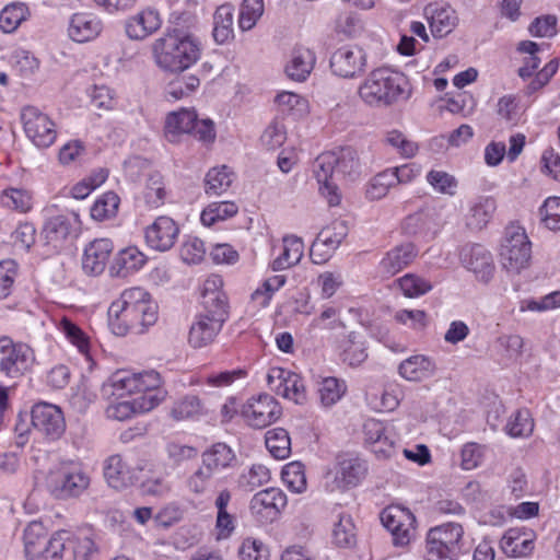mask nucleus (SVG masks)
Here are the masks:
<instances>
[{
    "label": "nucleus",
    "mask_w": 560,
    "mask_h": 560,
    "mask_svg": "<svg viewBox=\"0 0 560 560\" xmlns=\"http://www.w3.org/2000/svg\"><path fill=\"white\" fill-rule=\"evenodd\" d=\"M201 462L215 474L230 468L236 462L233 450L225 443H215L201 455Z\"/></svg>",
    "instance_id": "473e14b6"
},
{
    "label": "nucleus",
    "mask_w": 560,
    "mask_h": 560,
    "mask_svg": "<svg viewBox=\"0 0 560 560\" xmlns=\"http://www.w3.org/2000/svg\"><path fill=\"white\" fill-rule=\"evenodd\" d=\"M276 102L283 114L300 118L307 113V101L293 92L283 91L276 96Z\"/></svg>",
    "instance_id": "49530a36"
},
{
    "label": "nucleus",
    "mask_w": 560,
    "mask_h": 560,
    "mask_svg": "<svg viewBox=\"0 0 560 560\" xmlns=\"http://www.w3.org/2000/svg\"><path fill=\"white\" fill-rule=\"evenodd\" d=\"M167 190L164 178L159 173L150 174L143 190V199L151 209H156L164 205L167 198Z\"/></svg>",
    "instance_id": "79ce46f5"
},
{
    "label": "nucleus",
    "mask_w": 560,
    "mask_h": 560,
    "mask_svg": "<svg viewBox=\"0 0 560 560\" xmlns=\"http://www.w3.org/2000/svg\"><path fill=\"white\" fill-rule=\"evenodd\" d=\"M46 535L45 527L37 522L28 524L24 529L25 553L31 560L39 559L43 556Z\"/></svg>",
    "instance_id": "ea45409f"
},
{
    "label": "nucleus",
    "mask_w": 560,
    "mask_h": 560,
    "mask_svg": "<svg viewBox=\"0 0 560 560\" xmlns=\"http://www.w3.org/2000/svg\"><path fill=\"white\" fill-rule=\"evenodd\" d=\"M316 63L315 52L303 46L295 47L285 66L288 77L294 81L303 82L312 73Z\"/></svg>",
    "instance_id": "c756f323"
},
{
    "label": "nucleus",
    "mask_w": 560,
    "mask_h": 560,
    "mask_svg": "<svg viewBox=\"0 0 560 560\" xmlns=\"http://www.w3.org/2000/svg\"><path fill=\"white\" fill-rule=\"evenodd\" d=\"M423 14L435 37H444L450 34L458 21L453 8L438 2L425 5Z\"/></svg>",
    "instance_id": "5701e85b"
},
{
    "label": "nucleus",
    "mask_w": 560,
    "mask_h": 560,
    "mask_svg": "<svg viewBox=\"0 0 560 560\" xmlns=\"http://www.w3.org/2000/svg\"><path fill=\"white\" fill-rule=\"evenodd\" d=\"M287 495L282 490L279 488H268L253 497L250 508L257 512L270 510L277 514L287 506Z\"/></svg>",
    "instance_id": "4c0bfd02"
},
{
    "label": "nucleus",
    "mask_w": 560,
    "mask_h": 560,
    "mask_svg": "<svg viewBox=\"0 0 560 560\" xmlns=\"http://www.w3.org/2000/svg\"><path fill=\"white\" fill-rule=\"evenodd\" d=\"M112 394L118 397L125 395L140 394L138 397L155 396L159 404L164 399V392L161 389V377L155 371L130 373L119 371L110 378Z\"/></svg>",
    "instance_id": "6e6552de"
},
{
    "label": "nucleus",
    "mask_w": 560,
    "mask_h": 560,
    "mask_svg": "<svg viewBox=\"0 0 560 560\" xmlns=\"http://www.w3.org/2000/svg\"><path fill=\"white\" fill-rule=\"evenodd\" d=\"M347 389L346 383L336 377L324 378L318 387L320 402L324 407H331L341 399Z\"/></svg>",
    "instance_id": "864d4df0"
},
{
    "label": "nucleus",
    "mask_w": 560,
    "mask_h": 560,
    "mask_svg": "<svg viewBox=\"0 0 560 560\" xmlns=\"http://www.w3.org/2000/svg\"><path fill=\"white\" fill-rule=\"evenodd\" d=\"M262 14L264 0H243L238 15V27L244 32L252 30Z\"/></svg>",
    "instance_id": "6e6d98bb"
},
{
    "label": "nucleus",
    "mask_w": 560,
    "mask_h": 560,
    "mask_svg": "<svg viewBox=\"0 0 560 560\" xmlns=\"http://www.w3.org/2000/svg\"><path fill=\"white\" fill-rule=\"evenodd\" d=\"M208 410L201 399L196 395H186L177 399L171 409V416L175 420L199 419L207 415Z\"/></svg>",
    "instance_id": "e433bc0d"
},
{
    "label": "nucleus",
    "mask_w": 560,
    "mask_h": 560,
    "mask_svg": "<svg viewBox=\"0 0 560 560\" xmlns=\"http://www.w3.org/2000/svg\"><path fill=\"white\" fill-rule=\"evenodd\" d=\"M120 199L114 191H107L95 200L91 208V217L94 220L103 221L116 215Z\"/></svg>",
    "instance_id": "8fccbe9b"
},
{
    "label": "nucleus",
    "mask_w": 560,
    "mask_h": 560,
    "mask_svg": "<svg viewBox=\"0 0 560 560\" xmlns=\"http://www.w3.org/2000/svg\"><path fill=\"white\" fill-rule=\"evenodd\" d=\"M382 524L390 532L393 542L405 547L415 537L416 517L411 511L400 505H389L381 513Z\"/></svg>",
    "instance_id": "ddd939ff"
},
{
    "label": "nucleus",
    "mask_w": 560,
    "mask_h": 560,
    "mask_svg": "<svg viewBox=\"0 0 560 560\" xmlns=\"http://www.w3.org/2000/svg\"><path fill=\"white\" fill-rule=\"evenodd\" d=\"M427 550L432 560H457L466 551L463 526L450 522L429 529Z\"/></svg>",
    "instance_id": "0eeeda50"
},
{
    "label": "nucleus",
    "mask_w": 560,
    "mask_h": 560,
    "mask_svg": "<svg viewBox=\"0 0 560 560\" xmlns=\"http://www.w3.org/2000/svg\"><path fill=\"white\" fill-rule=\"evenodd\" d=\"M337 348L341 361L351 368L360 366L368 359L365 339L357 331H350L339 338Z\"/></svg>",
    "instance_id": "bb28decb"
},
{
    "label": "nucleus",
    "mask_w": 560,
    "mask_h": 560,
    "mask_svg": "<svg viewBox=\"0 0 560 560\" xmlns=\"http://www.w3.org/2000/svg\"><path fill=\"white\" fill-rule=\"evenodd\" d=\"M178 235V224L167 215L158 217L144 231L145 243L158 252L170 250L175 245Z\"/></svg>",
    "instance_id": "aec40b11"
},
{
    "label": "nucleus",
    "mask_w": 560,
    "mask_h": 560,
    "mask_svg": "<svg viewBox=\"0 0 560 560\" xmlns=\"http://www.w3.org/2000/svg\"><path fill=\"white\" fill-rule=\"evenodd\" d=\"M502 267L510 273H520L530 265L532 244L521 226H509L501 245Z\"/></svg>",
    "instance_id": "9d476101"
},
{
    "label": "nucleus",
    "mask_w": 560,
    "mask_h": 560,
    "mask_svg": "<svg viewBox=\"0 0 560 560\" xmlns=\"http://www.w3.org/2000/svg\"><path fill=\"white\" fill-rule=\"evenodd\" d=\"M435 363L422 354L412 355L399 364V374L407 381L421 382L434 375Z\"/></svg>",
    "instance_id": "2f4dec72"
},
{
    "label": "nucleus",
    "mask_w": 560,
    "mask_h": 560,
    "mask_svg": "<svg viewBox=\"0 0 560 560\" xmlns=\"http://www.w3.org/2000/svg\"><path fill=\"white\" fill-rule=\"evenodd\" d=\"M270 479V471L264 465H253L247 471H244L238 478V487L245 491L252 492L256 488L267 483Z\"/></svg>",
    "instance_id": "680f3d73"
},
{
    "label": "nucleus",
    "mask_w": 560,
    "mask_h": 560,
    "mask_svg": "<svg viewBox=\"0 0 560 560\" xmlns=\"http://www.w3.org/2000/svg\"><path fill=\"white\" fill-rule=\"evenodd\" d=\"M35 354L26 343L0 338V373L10 378L23 376L33 365Z\"/></svg>",
    "instance_id": "9b49d317"
},
{
    "label": "nucleus",
    "mask_w": 560,
    "mask_h": 560,
    "mask_svg": "<svg viewBox=\"0 0 560 560\" xmlns=\"http://www.w3.org/2000/svg\"><path fill=\"white\" fill-rule=\"evenodd\" d=\"M207 253L205 243L197 236L188 235L180 246V257L188 265H197L202 261Z\"/></svg>",
    "instance_id": "338daca9"
},
{
    "label": "nucleus",
    "mask_w": 560,
    "mask_h": 560,
    "mask_svg": "<svg viewBox=\"0 0 560 560\" xmlns=\"http://www.w3.org/2000/svg\"><path fill=\"white\" fill-rule=\"evenodd\" d=\"M287 282L283 275H276L267 278L253 293L252 299L258 305L265 307L269 304L272 295L279 291Z\"/></svg>",
    "instance_id": "052dcab7"
},
{
    "label": "nucleus",
    "mask_w": 560,
    "mask_h": 560,
    "mask_svg": "<svg viewBox=\"0 0 560 560\" xmlns=\"http://www.w3.org/2000/svg\"><path fill=\"white\" fill-rule=\"evenodd\" d=\"M113 249L114 245L109 238H95L89 243L82 257L84 272L91 276L101 275L105 270Z\"/></svg>",
    "instance_id": "4be33fe9"
},
{
    "label": "nucleus",
    "mask_w": 560,
    "mask_h": 560,
    "mask_svg": "<svg viewBox=\"0 0 560 560\" xmlns=\"http://www.w3.org/2000/svg\"><path fill=\"white\" fill-rule=\"evenodd\" d=\"M103 30L102 21L93 13H74L68 26L69 37L77 43H85L96 38Z\"/></svg>",
    "instance_id": "a878e982"
},
{
    "label": "nucleus",
    "mask_w": 560,
    "mask_h": 560,
    "mask_svg": "<svg viewBox=\"0 0 560 560\" xmlns=\"http://www.w3.org/2000/svg\"><path fill=\"white\" fill-rule=\"evenodd\" d=\"M354 524L352 517L348 514L338 515V521L334 524L332 541L339 547H350L355 541Z\"/></svg>",
    "instance_id": "5fc2aeb1"
},
{
    "label": "nucleus",
    "mask_w": 560,
    "mask_h": 560,
    "mask_svg": "<svg viewBox=\"0 0 560 560\" xmlns=\"http://www.w3.org/2000/svg\"><path fill=\"white\" fill-rule=\"evenodd\" d=\"M159 406L155 396L136 397L132 400H120L112 402L106 408V416L109 419L125 421L138 413L148 412Z\"/></svg>",
    "instance_id": "cd10ccee"
},
{
    "label": "nucleus",
    "mask_w": 560,
    "mask_h": 560,
    "mask_svg": "<svg viewBox=\"0 0 560 560\" xmlns=\"http://www.w3.org/2000/svg\"><path fill=\"white\" fill-rule=\"evenodd\" d=\"M405 77L388 67L372 70L358 89L360 98L370 106L382 107L395 103L404 93Z\"/></svg>",
    "instance_id": "39448f33"
},
{
    "label": "nucleus",
    "mask_w": 560,
    "mask_h": 560,
    "mask_svg": "<svg viewBox=\"0 0 560 560\" xmlns=\"http://www.w3.org/2000/svg\"><path fill=\"white\" fill-rule=\"evenodd\" d=\"M395 178L388 168L376 174L366 185L365 196L369 200L384 198L390 188L395 187Z\"/></svg>",
    "instance_id": "603ef678"
},
{
    "label": "nucleus",
    "mask_w": 560,
    "mask_h": 560,
    "mask_svg": "<svg viewBox=\"0 0 560 560\" xmlns=\"http://www.w3.org/2000/svg\"><path fill=\"white\" fill-rule=\"evenodd\" d=\"M28 8L22 2H13L5 5L0 12V28L4 33H12L26 20Z\"/></svg>",
    "instance_id": "a18cd8bd"
},
{
    "label": "nucleus",
    "mask_w": 560,
    "mask_h": 560,
    "mask_svg": "<svg viewBox=\"0 0 560 560\" xmlns=\"http://www.w3.org/2000/svg\"><path fill=\"white\" fill-rule=\"evenodd\" d=\"M144 466V460H136L131 454H114L104 462V477L112 488L125 489L138 480Z\"/></svg>",
    "instance_id": "f8f14e48"
},
{
    "label": "nucleus",
    "mask_w": 560,
    "mask_h": 560,
    "mask_svg": "<svg viewBox=\"0 0 560 560\" xmlns=\"http://www.w3.org/2000/svg\"><path fill=\"white\" fill-rule=\"evenodd\" d=\"M32 424L34 429L50 440H58L66 430L65 417L61 409L52 404L38 402L32 408Z\"/></svg>",
    "instance_id": "f3484780"
},
{
    "label": "nucleus",
    "mask_w": 560,
    "mask_h": 560,
    "mask_svg": "<svg viewBox=\"0 0 560 560\" xmlns=\"http://www.w3.org/2000/svg\"><path fill=\"white\" fill-rule=\"evenodd\" d=\"M156 65L171 72H183L200 58V43L178 33L158 38L152 47Z\"/></svg>",
    "instance_id": "20e7f679"
},
{
    "label": "nucleus",
    "mask_w": 560,
    "mask_h": 560,
    "mask_svg": "<svg viewBox=\"0 0 560 560\" xmlns=\"http://www.w3.org/2000/svg\"><path fill=\"white\" fill-rule=\"evenodd\" d=\"M59 329L78 350L90 358V340L85 332L69 318L63 317L59 323Z\"/></svg>",
    "instance_id": "13d9d810"
},
{
    "label": "nucleus",
    "mask_w": 560,
    "mask_h": 560,
    "mask_svg": "<svg viewBox=\"0 0 560 560\" xmlns=\"http://www.w3.org/2000/svg\"><path fill=\"white\" fill-rule=\"evenodd\" d=\"M59 329L78 350L90 358V340L85 332L69 318L63 317L59 323Z\"/></svg>",
    "instance_id": "4d7b16f0"
},
{
    "label": "nucleus",
    "mask_w": 560,
    "mask_h": 560,
    "mask_svg": "<svg viewBox=\"0 0 560 560\" xmlns=\"http://www.w3.org/2000/svg\"><path fill=\"white\" fill-rule=\"evenodd\" d=\"M348 234V228L343 222H334L324 228L316 237V246L325 244L332 250H336Z\"/></svg>",
    "instance_id": "69168bd1"
},
{
    "label": "nucleus",
    "mask_w": 560,
    "mask_h": 560,
    "mask_svg": "<svg viewBox=\"0 0 560 560\" xmlns=\"http://www.w3.org/2000/svg\"><path fill=\"white\" fill-rule=\"evenodd\" d=\"M368 472L365 460L353 455L338 457L335 481L340 489L358 486Z\"/></svg>",
    "instance_id": "b1692460"
},
{
    "label": "nucleus",
    "mask_w": 560,
    "mask_h": 560,
    "mask_svg": "<svg viewBox=\"0 0 560 560\" xmlns=\"http://www.w3.org/2000/svg\"><path fill=\"white\" fill-rule=\"evenodd\" d=\"M21 120L26 137L38 148L50 147L57 137L54 121L38 108L26 106L22 109Z\"/></svg>",
    "instance_id": "4468645a"
},
{
    "label": "nucleus",
    "mask_w": 560,
    "mask_h": 560,
    "mask_svg": "<svg viewBox=\"0 0 560 560\" xmlns=\"http://www.w3.org/2000/svg\"><path fill=\"white\" fill-rule=\"evenodd\" d=\"M183 133L191 135L202 142H212L215 138L212 120L198 119L195 110L185 108L168 114L165 121V136L168 141H177V137Z\"/></svg>",
    "instance_id": "1a4fd4ad"
},
{
    "label": "nucleus",
    "mask_w": 560,
    "mask_h": 560,
    "mask_svg": "<svg viewBox=\"0 0 560 560\" xmlns=\"http://www.w3.org/2000/svg\"><path fill=\"white\" fill-rule=\"evenodd\" d=\"M75 214H59L48 219L44 225V234L49 243L65 241L75 229Z\"/></svg>",
    "instance_id": "f704fd0d"
},
{
    "label": "nucleus",
    "mask_w": 560,
    "mask_h": 560,
    "mask_svg": "<svg viewBox=\"0 0 560 560\" xmlns=\"http://www.w3.org/2000/svg\"><path fill=\"white\" fill-rule=\"evenodd\" d=\"M506 433L512 438H526L534 431V420L527 409L517 410L505 425Z\"/></svg>",
    "instance_id": "3c124183"
},
{
    "label": "nucleus",
    "mask_w": 560,
    "mask_h": 560,
    "mask_svg": "<svg viewBox=\"0 0 560 560\" xmlns=\"http://www.w3.org/2000/svg\"><path fill=\"white\" fill-rule=\"evenodd\" d=\"M282 252L271 262L273 270H283L296 265L304 252V244L300 237L285 236L282 241Z\"/></svg>",
    "instance_id": "c9c22d12"
},
{
    "label": "nucleus",
    "mask_w": 560,
    "mask_h": 560,
    "mask_svg": "<svg viewBox=\"0 0 560 560\" xmlns=\"http://www.w3.org/2000/svg\"><path fill=\"white\" fill-rule=\"evenodd\" d=\"M147 261L145 255L140 252L136 246H129L121 249L115 258V267L117 273L127 276L133 271L139 270Z\"/></svg>",
    "instance_id": "a19ab883"
},
{
    "label": "nucleus",
    "mask_w": 560,
    "mask_h": 560,
    "mask_svg": "<svg viewBox=\"0 0 560 560\" xmlns=\"http://www.w3.org/2000/svg\"><path fill=\"white\" fill-rule=\"evenodd\" d=\"M313 172L319 185L320 194L329 206H338L341 200L336 178L354 180L361 174V163L358 152L348 147L339 151L324 152L316 158Z\"/></svg>",
    "instance_id": "7ed1b4c3"
},
{
    "label": "nucleus",
    "mask_w": 560,
    "mask_h": 560,
    "mask_svg": "<svg viewBox=\"0 0 560 560\" xmlns=\"http://www.w3.org/2000/svg\"><path fill=\"white\" fill-rule=\"evenodd\" d=\"M366 65V52L357 45L339 47L330 57L332 73L343 79H353L361 75L365 71Z\"/></svg>",
    "instance_id": "dca6fc26"
},
{
    "label": "nucleus",
    "mask_w": 560,
    "mask_h": 560,
    "mask_svg": "<svg viewBox=\"0 0 560 560\" xmlns=\"http://www.w3.org/2000/svg\"><path fill=\"white\" fill-rule=\"evenodd\" d=\"M266 447L277 459H284L291 453V440L283 428H275L266 432Z\"/></svg>",
    "instance_id": "37998d69"
},
{
    "label": "nucleus",
    "mask_w": 560,
    "mask_h": 560,
    "mask_svg": "<svg viewBox=\"0 0 560 560\" xmlns=\"http://www.w3.org/2000/svg\"><path fill=\"white\" fill-rule=\"evenodd\" d=\"M462 265L471 271L478 281L488 283L494 273L492 254L480 244H467L459 252Z\"/></svg>",
    "instance_id": "a211bd4d"
},
{
    "label": "nucleus",
    "mask_w": 560,
    "mask_h": 560,
    "mask_svg": "<svg viewBox=\"0 0 560 560\" xmlns=\"http://www.w3.org/2000/svg\"><path fill=\"white\" fill-rule=\"evenodd\" d=\"M109 326L117 336L142 334L158 319V305L142 288L122 291L108 308Z\"/></svg>",
    "instance_id": "f03ea898"
},
{
    "label": "nucleus",
    "mask_w": 560,
    "mask_h": 560,
    "mask_svg": "<svg viewBox=\"0 0 560 560\" xmlns=\"http://www.w3.org/2000/svg\"><path fill=\"white\" fill-rule=\"evenodd\" d=\"M59 329L78 350L90 358V340L85 332L69 318L63 317L59 323Z\"/></svg>",
    "instance_id": "bf43d9fd"
},
{
    "label": "nucleus",
    "mask_w": 560,
    "mask_h": 560,
    "mask_svg": "<svg viewBox=\"0 0 560 560\" xmlns=\"http://www.w3.org/2000/svg\"><path fill=\"white\" fill-rule=\"evenodd\" d=\"M222 284L218 276L205 281L202 311L195 316L188 332V343L195 349L211 345L229 318L230 305Z\"/></svg>",
    "instance_id": "f257e3e1"
},
{
    "label": "nucleus",
    "mask_w": 560,
    "mask_h": 560,
    "mask_svg": "<svg viewBox=\"0 0 560 560\" xmlns=\"http://www.w3.org/2000/svg\"><path fill=\"white\" fill-rule=\"evenodd\" d=\"M234 8L231 4L218 7L213 14V38L223 45L234 37Z\"/></svg>",
    "instance_id": "72a5a7b5"
},
{
    "label": "nucleus",
    "mask_w": 560,
    "mask_h": 560,
    "mask_svg": "<svg viewBox=\"0 0 560 560\" xmlns=\"http://www.w3.org/2000/svg\"><path fill=\"white\" fill-rule=\"evenodd\" d=\"M268 385L278 395L296 404L306 400V389L302 377L282 368H272L267 375Z\"/></svg>",
    "instance_id": "6ab92c4d"
},
{
    "label": "nucleus",
    "mask_w": 560,
    "mask_h": 560,
    "mask_svg": "<svg viewBox=\"0 0 560 560\" xmlns=\"http://www.w3.org/2000/svg\"><path fill=\"white\" fill-rule=\"evenodd\" d=\"M70 532L59 530L44 540L43 556L45 560H58L66 549H69Z\"/></svg>",
    "instance_id": "0e129e2a"
},
{
    "label": "nucleus",
    "mask_w": 560,
    "mask_h": 560,
    "mask_svg": "<svg viewBox=\"0 0 560 560\" xmlns=\"http://www.w3.org/2000/svg\"><path fill=\"white\" fill-rule=\"evenodd\" d=\"M90 485L88 471L73 464H61L50 469L45 479L47 491L58 500L79 499Z\"/></svg>",
    "instance_id": "423d86ee"
},
{
    "label": "nucleus",
    "mask_w": 560,
    "mask_h": 560,
    "mask_svg": "<svg viewBox=\"0 0 560 560\" xmlns=\"http://www.w3.org/2000/svg\"><path fill=\"white\" fill-rule=\"evenodd\" d=\"M234 177V173L225 165L209 170L205 177V192L209 197L222 195L231 187Z\"/></svg>",
    "instance_id": "58836bf2"
},
{
    "label": "nucleus",
    "mask_w": 560,
    "mask_h": 560,
    "mask_svg": "<svg viewBox=\"0 0 560 560\" xmlns=\"http://www.w3.org/2000/svg\"><path fill=\"white\" fill-rule=\"evenodd\" d=\"M497 209V202L492 197L479 196L475 198L465 217L466 226L472 231H480L487 226Z\"/></svg>",
    "instance_id": "7c9ffc66"
},
{
    "label": "nucleus",
    "mask_w": 560,
    "mask_h": 560,
    "mask_svg": "<svg viewBox=\"0 0 560 560\" xmlns=\"http://www.w3.org/2000/svg\"><path fill=\"white\" fill-rule=\"evenodd\" d=\"M539 213L546 228L552 231L560 230V197L547 198Z\"/></svg>",
    "instance_id": "774afa93"
},
{
    "label": "nucleus",
    "mask_w": 560,
    "mask_h": 560,
    "mask_svg": "<svg viewBox=\"0 0 560 560\" xmlns=\"http://www.w3.org/2000/svg\"><path fill=\"white\" fill-rule=\"evenodd\" d=\"M282 480L287 488L294 493H302L306 490L307 481L304 465L300 462L287 464L281 472Z\"/></svg>",
    "instance_id": "09e8293b"
},
{
    "label": "nucleus",
    "mask_w": 560,
    "mask_h": 560,
    "mask_svg": "<svg viewBox=\"0 0 560 560\" xmlns=\"http://www.w3.org/2000/svg\"><path fill=\"white\" fill-rule=\"evenodd\" d=\"M200 84L194 74H178L166 86V95L175 101L190 95Z\"/></svg>",
    "instance_id": "de8ad7c7"
},
{
    "label": "nucleus",
    "mask_w": 560,
    "mask_h": 560,
    "mask_svg": "<svg viewBox=\"0 0 560 560\" xmlns=\"http://www.w3.org/2000/svg\"><path fill=\"white\" fill-rule=\"evenodd\" d=\"M535 538L536 535L530 529L510 528L501 538L500 547L509 557H526L534 550Z\"/></svg>",
    "instance_id": "393cba45"
},
{
    "label": "nucleus",
    "mask_w": 560,
    "mask_h": 560,
    "mask_svg": "<svg viewBox=\"0 0 560 560\" xmlns=\"http://www.w3.org/2000/svg\"><path fill=\"white\" fill-rule=\"evenodd\" d=\"M242 416L252 428L262 429L280 418L281 407L271 395L260 394L243 405Z\"/></svg>",
    "instance_id": "2eb2a0df"
},
{
    "label": "nucleus",
    "mask_w": 560,
    "mask_h": 560,
    "mask_svg": "<svg viewBox=\"0 0 560 560\" xmlns=\"http://www.w3.org/2000/svg\"><path fill=\"white\" fill-rule=\"evenodd\" d=\"M384 141L405 159L415 156L419 150L417 142L408 139L401 131L396 129L387 131Z\"/></svg>",
    "instance_id": "e2e57ef3"
},
{
    "label": "nucleus",
    "mask_w": 560,
    "mask_h": 560,
    "mask_svg": "<svg viewBox=\"0 0 560 560\" xmlns=\"http://www.w3.org/2000/svg\"><path fill=\"white\" fill-rule=\"evenodd\" d=\"M162 24L160 13L145 8L126 20L125 31L130 39L142 40L155 33Z\"/></svg>",
    "instance_id": "412c9836"
},
{
    "label": "nucleus",
    "mask_w": 560,
    "mask_h": 560,
    "mask_svg": "<svg viewBox=\"0 0 560 560\" xmlns=\"http://www.w3.org/2000/svg\"><path fill=\"white\" fill-rule=\"evenodd\" d=\"M237 211L238 207L232 201L212 202L201 212L200 221L203 225L211 226L234 217Z\"/></svg>",
    "instance_id": "c03bdc74"
},
{
    "label": "nucleus",
    "mask_w": 560,
    "mask_h": 560,
    "mask_svg": "<svg viewBox=\"0 0 560 560\" xmlns=\"http://www.w3.org/2000/svg\"><path fill=\"white\" fill-rule=\"evenodd\" d=\"M416 256L417 250L413 244H400L385 254L378 264V270L383 276L393 277L410 265Z\"/></svg>",
    "instance_id": "c85d7f7f"
}]
</instances>
